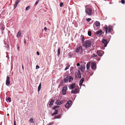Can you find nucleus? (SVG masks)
Segmentation results:
<instances>
[{
    "mask_svg": "<svg viewBox=\"0 0 125 125\" xmlns=\"http://www.w3.org/2000/svg\"><path fill=\"white\" fill-rule=\"evenodd\" d=\"M113 27L111 25H109L108 27H107V26L106 25L104 28V29L105 31V33L107 34V30L108 29V32L109 33L111 32L113 30Z\"/></svg>",
    "mask_w": 125,
    "mask_h": 125,
    "instance_id": "nucleus-1",
    "label": "nucleus"
},
{
    "mask_svg": "<svg viewBox=\"0 0 125 125\" xmlns=\"http://www.w3.org/2000/svg\"><path fill=\"white\" fill-rule=\"evenodd\" d=\"M83 46L85 48L90 47L91 45V43L90 40H88L85 41L83 43Z\"/></svg>",
    "mask_w": 125,
    "mask_h": 125,
    "instance_id": "nucleus-2",
    "label": "nucleus"
},
{
    "mask_svg": "<svg viewBox=\"0 0 125 125\" xmlns=\"http://www.w3.org/2000/svg\"><path fill=\"white\" fill-rule=\"evenodd\" d=\"M75 52L78 54H81L83 52L82 47L81 46L77 47L76 49Z\"/></svg>",
    "mask_w": 125,
    "mask_h": 125,
    "instance_id": "nucleus-3",
    "label": "nucleus"
},
{
    "mask_svg": "<svg viewBox=\"0 0 125 125\" xmlns=\"http://www.w3.org/2000/svg\"><path fill=\"white\" fill-rule=\"evenodd\" d=\"M85 11L86 14L89 16H91L93 13L92 9L89 8H87L86 9Z\"/></svg>",
    "mask_w": 125,
    "mask_h": 125,
    "instance_id": "nucleus-4",
    "label": "nucleus"
},
{
    "mask_svg": "<svg viewBox=\"0 0 125 125\" xmlns=\"http://www.w3.org/2000/svg\"><path fill=\"white\" fill-rule=\"evenodd\" d=\"M79 90V89L78 88H76L75 87L74 89H73L71 91V93L76 94L78 93Z\"/></svg>",
    "mask_w": 125,
    "mask_h": 125,
    "instance_id": "nucleus-5",
    "label": "nucleus"
},
{
    "mask_svg": "<svg viewBox=\"0 0 125 125\" xmlns=\"http://www.w3.org/2000/svg\"><path fill=\"white\" fill-rule=\"evenodd\" d=\"M96 63L95 62H91V66L92 70H95L96 69Z\"/></svg>",
    "mask_w": 125,
    "mask_h": 125,
    "instance_id": "nucleus-6",
    "label": "nucleus"
},
{
    "mask_svg": "<svg viewBox=\"0 0 125 125\" xmlns=\"http://www.w3.org/2000/svg\"><path fill=\"white\" fill-rule=\"evenodd\" d=\"M72 101L71 100H69L68 101L67 104L65 105V107L66 108H68L70 107L71 105Z\"/></svg>",
    "mask_w": 125,
    "mask_h": 125,
    "instance_id": "nucleus-7",
    "label": "nucleus"
},
{
    "mask_svg": "<svg viewBox=\"0 0 125 125\" xmlns=\"http://www.w3.org/2000/svg\"><path fill=\"white\" fill-rule=\"evenodd\" d=\"M81 73L79 70H78V72L75 74V78L78 77L79 78H81Z\"/></svg>",
    "mask_w": 125,
    "mask_h": 125,
    "instance_id": "nucleus-8",
    "label": "nucleus"
},
{
    "mask_svg": "<svg viewBox=\"0 0 125 125\" xmlns=\"http://www.w3.org/2000/svg\"><path fill=\"white\" fill-rule=\"evenodd\" d=\"M96 53L99 56H101L103 55L104 52L102 50L97 51L96 52Z\"/></svg>",
    "mask_w": 125,
    "mask_h": 125,
    "instance_id": "nucleus-9",
    "label": "nucleus"
},
{
    "mask_svg": "<svg viewBox=\"0 0 125 125\" xmlns=\"http://www.w3.org/2000/svg\"><path fill=\"white\" fill-rule=\"evenodd\" d=\"M102 42L104 44V46L105 47H106L108 43L107 40L105 39H103L102 40Z\"/></svg>",
    "mask_w": 125,
    "mask_h": 125,
    "instance_id": "nucleus-10",
    "label": "nucleus"
},
{
    "mask_svg": "<svg viewBox=\"0 0 125 125\" xmlns=\"http://www.w3.org/2000/svg\"><path fill=\"white\" fill-rule=\"evenodd\" d=\"M10 77L7 76V77L6 80V84L7 85H8L10 84Z\"/></svg>",
    "mask_w": 125,
    "mask_h": 125,
    "instance_id": "nucleus-11",
    "label": "nucleus"
},
{
    "mask_svg": "<svg viewBox=\"0 0 125 125\" xmlns=\"http://www.w3.org/2000/svg\"><path fill=\"white\" fill-rule=\"evenodd\" d=\"M67 87L66 86H64L62 89V92L63 94L64 95L66 94V91L67 89Z\"/></svg>",
    "mask_w": 125,
    "mask_h": 125,
    "instance_id": "nucleus-12",
    "label": "nucleus"
},
{
    "mask_svg": "<svg viewBox=\"0 0 125 125\" xmlns=\"http://www.w3.org/2000/svg\"><path fill=\"white\" fill-rule=\"evenodd\" d=\"M69 79V77L68 75H65L64 76V81L66 83L68 81V79Z\"/></svg>",
    "mask_w": 125,
    "mask_h": 125,
    "instance_id": "nucleus-13",
    "label": "nucleus"
},
{
    "mask_svg": "<svg viewBox=\"0 0 125 125\" xmlns=\"http://www.w3.org/2000/svg\"><path fill=\"white\" fill-rule=\"evenodd\" d=\"M54 102V99H52L51 100V101L49 102L50 103V104H49V106L50 107H51V106L53 105Z\"/></svg>",
    "mask_w": 125,
    "mask_h": 125,
    "instance_id": "nucleus-14",
    "label": "nucleus"
},
{
    "mask_svg": "<svg viewBox=\"0 0 125 125\" xmlns=\"http://www.w3.org/2000/svg\"><path fill=\"white\" fill-rule=\"evenodd\" d=\"M102 33V31L101 30H99L96 32V33L97 35H100Z\"/></svg>",
    "mask_w": 125,
    "mask_h": 125,
    "instance_id": "nucleus-15",
    "label": "nucleus"
},
{
    "mask_svg": "<svg viewBox=\"0 0 125 125\" xmlns=\"http://www.w3.org/2000/svg\"><path fill=\"white\" fill-rule=\"evenodd\" d=\"M34 119L33 118V117H31L30 118L29 120V122L31 123H33L34 122Z\"/></svg>",
    "mask_w": 125,
    "mask_h": 125,
    "instance_id": "nucleus-16",
    "label": "nucleus"
},
{
    "mask_svg": "<svg viewBox=\"0 0 125 125\" xmlns=\"http://www.w3.org/2000/svg\"><path fill=\"white\" fill-rule=\"evenodd\" d=\"M75 87V83H72L70 86V89H73V88Z\"/></svg>",
    "mask_w": 125,
    "mask_h": 125,
    "instance_id": "nucleus-17",
    "label": "nucleus"
},
{
    "mask_svg": "<svg viewBox=\"0 0 125 125\" xmlns=\"http://www.w3.org/2000/svg\"><path fill=\"white\" fill-rule=\"evenodd\" d=\"M62 103V101H60L59 100H57L56 102V103L57 105H60Z\"/></svg>",
    "mask_w": 125,
    "mask_h": 125,
    "instance_id": "nucleus-18",
    "label": "nucleus"
},
{
    "mask_svg": "<svg viewBox=\"0 0 125 125\" xmlns=\"http://www.w3.org/2000/svg\"><path fill=\"white\" fill-rule=\"evenodd\" d=\"M95 25L96 26H98L100 25V22L98 21H96L95 23Z\"/></svg>",
    "mask_w": 125,
    "mask_h": 125,
    "instance_id": "nucleus-19",
    "label": "nucleus"
},
{
    "mask_svg": "<svg viewBox=\"0 0 125 125\" xmlns=\"http://www.w3.org/2000/svg\"><path fill=\"white\" fill-rule=\"evenodd\" d=\"M21 32L20 31H19L17 33V37L18 38H19L21 36Z\"/></svg>",
    "mask_w": 125,
    "mask_h": 125,
    "instance_id": "nucleus-20",
    "label": "nucleus"
},
{
    "mask_svg": "<svg viewBox=\"0 0 125 125\" xmlns=\"http://www.w3.org/2000/svg\"><path fill=\"white\" fill-rule=\"evenodd\" d=\"M55 112H54L52 114V116H53V115H56L58 114V110H55Z\"/></svg>",
    "mask_w": 125,
    "mask_h": 125,
    "instance_id": "nucleus-21",
    "label": "nucleus"
},
{
    "mask_svg": "<svg viewBox=\"0 0 125 125\" xmlns=\"http://www.w3.org/2000/svg\"><path fill=\"white\" fill-rule=\"evenodd\" d=\"M73 54L71 52H69L68 54V56L69 58H71L73 55Z\"/></svg>",
    "mask_w": 125,
    "mask_h": 125,
    "instance_id": "nucleus-22",
    "label": "nucleus"
},
{
    "mask_svg": "<svg viewBox=\"0 0 125 125\" xmlns=\"http://www.w3.org/2000/svg\"><path fill=\"white\" fill-rule=\"evenodd\" d=\"M73 77L72 76H69V81L70 82L73 80Z\"/></svg>",
    "mask_w": 125,
    "mask_h": 125,
    "instance_id": "nucleus-23",
    "label": "nucleus"
},
{
    "mask_svg": "<svg viewBox=\"0 0 125 125\" xmlns=\"http://www.w3.org/2000/svg\"><path fill=\"white\" fill-rule=\"evenodd\" d=\"M90 64L89 63H87L86 64V68L87 69H88L90 67Z\"/></svg>",
    "mask_w": 125,
    "mask_h": 125,
    "instance_id": "nucleus-24",
    "label": "nucleus"
},
{
    "mask_svg": "<svg viewBox=\"0 0 125 125\" xmlns=\"http://www.w3.org/2000/svg\"><path fill=\"white\" fill-rule=\"evenodd\" d=\"M41 83H40L39 84V85L38 87V91L39 92L41 89Z\"/></svg>",
    "mask_w": 125,
    "mask_h": 125,
    "instance_id": "nucleus-25",
    "label": "nucleus"
},
{
    "mask_svg": "<svg viewBox=\"0 0 125 125\" xmlns=\"http://www.w3.org/2000/svg\"><path fill=\"white\" fill-rule=\"evenodd\" d=\"M81 70V71L82 72H83L84 71V68H83V66H81L80 68H79Z\"/></svg>",
    "mask_w": 125,
    "mask_h": 125,
    "instance_id": "nucleus-26",
    "label": "nucleus"
},
{
    "mask_svg": "<svg viewBox=\"0 0 125 125\" xmlns=\"http://www.w3.org/2000/svg\"><path fill=\"white\" fill-rule=\"evenodd\" d=\"M61 117V115H60L57 116H55L54 117L55 119L59 118Z\"/></svg>",
    "mask_w": 125,
    "mask_h": 125,
    "instance_id": "nucleus-27",
    "label": "nucleus"
},
{
    "mask_svg": "<svg viewBox=\"0 0 125 125\" xmlns=\"http://www.w3.org/2000/svg\"><path fill=\"white\" fill-rule=\"evenodd\" d=\"M82 37V43H83V42H84V37L83 36H81Z\"/></svg>",
    "mask_w": 125,
    "mask_h": 125,
    "instance_id": "nucleus-28",
    "label": "nucleus"
},
{
    "mask_svg": "<svg viewBox=\"0 0 125 125\" xmlns=\"http://www.w3.org/2000/svg\"><path fill=\"white\" fill-rule=\"evenodd\" d=\"M70 67V65H68V66H67L64 69V70L65 71L67 69H68Z\"/></svg>",
    "mask_w": 125,
    "mask_h": 125,
    "instance_id": "nucleus-29",
    "label": "nucleus"
},
{
    "mask_svg": "<svg viewBox=\"0 0 125 125\" xmlns=\"http://www.w3.org/2000/svg\"><path fill=\"white\" fill-rule=\"evenodd\" d=\"M6 99L9 102H10L11 101V98L10 97H8L7 99Z\"/></svg>",
    "mask_w": 125,
    "mask_h": 125,
    "instance_id": "nucleus-30",
    "label": "nucleus"
},
{
    "mask_svg": "<svg viewBox=\"0 0 125 125\" xmlns=\"http://www.w3.org/2000/svg\"><path fill=\"white\" fill-rule=\"evenodd\" d=\"M58 55H59L60 54V48H59L58 49Z\"/></svg>",
    "mask_w": 125,
    "mask_h": 125,
    "instance_id": "nucleus-31",
    "label": "nucleus"
},
{
    "mask_svg": "<svg viewBox=\"0 0 125 125\" xmlns=\"http://www.w3.org/2000/svg\"><path fill=\"white\" fill-rule=\"evenodd\" d=\"M84 81V79L83 78H82L81 80L80 81V82L81 83H83V82Z\"/></svg>",
    "mask_w": 125,
    "mask_h": 125,
    "instance_id": "nucleus-32",
    "label": "nucleus"
},
{
    "mask_svg": "<svg viewBox=\"0 0 125 125\" xmlns=\"http://www.w3.org/2000/svg\"><path fill=\"white\" fill-rule=\"evenodd\" d=\"M31 6H28L26 8V10H29Z\"/></svg>",
    "mask_w": 125,
    "mask_h": 125,
    "instance_id": "nucleus-33",
    "label": "nucleus"
},
{
    "mask_svg": "<svg viewBox=\"0 0 125 125\" xmlns=\"http://www.w3.org/2000/svg\"><path fill=\"white\" fill-rule=\"evenodd\" d=\"M97 56V55L95 54H93L92 55V57H96Z\"/></svg>",
    "mask_w": 125,
    "mask_h": 125,
    "instance_id": "nucleus-34",
    "label": "nucleus"
},
{
    "mask_svg": "<svg viewBox=\"0 0 125 125\" xmlns=\"http://www.w3.org/2000/svg\"><path fill=\"white\" fill-rule=\"evenodd\" d=\"M18 3L16 2L15 3V4L14 5V9H15L16 7H17V5H18Z\"/></svg>",
    "mask_w": 125,
    "mask_h": 125,
    "instance_id": "nucleus-35",
    "label": "nucleus"
},
{
    "mask_svg": "<svg viewBox=\"0 0 125 125\" xmlns=\"http://www.w3.org/2000/svg\"><path fill=\"white\" fill-rule=\"evenodd\" d=\"M88 35L89 36H91V31H89L88 32Z\"/></svg>",
    "mask_w": 125,
    "mask_h": 125,
    "instance_id": "nucleus-36",
    "label": "nucleus"
},
{
    "mask_svg": "<svg viewBox=\"0 0 125 125\" xmlns=\"http://www.w3.org/2000/svg\"><path fill=\"white\" fill-rule=\"evenodd\" d=\"M92 20L90 18H88V19H86V21L88 22H89L90 21H91Z\"/></svg>",
    "mask_w": 125,
    "mask_h": 125,
    "instance_id": "nucleus-37",
    "label": "nucleus"
},
{
    "mask_svg": "<svg viewBox=\"0 0 125 125\" xmlns=\"http://www.w3.org/2000/svg\"><path fill=\"white\" fill-rule=\"evenodd\" d=\"M58 107H59V106H55L53 107V110H55V109H56Z\"/></svg>",
    "mask_w": 125,
    "mask_h": 125,
    "instance_id": "nucleus-38",
    "label": "nucleus"
},
{
    "mask_svg": "<svg viewBox=\"0 0 125 125\" xmlns=\"http://www.w3.org/2000/svg\"><path fill=\"white\" fill-rule=\"evenodd\" d=\"M39 2V0H37L36 1V2L35 3V5H36L38 4V3Z\"/></svg>",
    "mask_w": 125,
    "mask_h": 125,
    "instance_id": "nucleus-39",
    "label": "nucleus"
},
{
    "mask_svg": "<svg viewBox=\"0 0 125 125\" xmlns=\"http://www.w3.org/2000/svg\"><path fill=\"white\" fill-rule=\"evenodd\" d=\"M121 2L123 4H124L125 3V1L124 0H121Z\"/></svg>",
    "mask_w": 125,
    "mask_h": 125,
    "instance_id": "nucleus-40",
    "label": "nucleus"
},
{
    "mask_svg": "<svg viewBox=\"0 0 125 125\" xmlns=\"http://www.w3.org/2000/svg\"><path fill=\"white\" fill-rule=\"evenodd\" d=\"M40 67L38 65H37L36 66V69H38Z\"/></svg>",
    "mask_w": 125,
    "mask_h": 125,
    "instance_id": "nucleus-41",
    "label": "nucleus"
},
{
    "mask_svg": "<svg viewBox=\"0 0 125 125\" xmlns=\"http://www.w3.org/2000/svg\"><path fill=\"white\" fill-rule=\"evenodd\" d=\"M21 0H17L16 2L18 3Z\"/></svg>",
    "mask_w": 125,
    "mask_h": 125,
    "instance_id": "nucleus-42",
    "label": "nucleus"
},
{
    "mask_svg": "<svg viewBox=\"0 0 125 125\" xmlns=\"http://www.w3.org/2000/svg\"><path fill=\"white\" fill-rule=\"evenodd\" d=\"M63 5V3L62 2L60 4V7H62Z\"/></svg>",
    "mask_w": 125,
    "mask_h": 125,
    "instance_id": "nucleus-43",
    "label": "nucleus"
},
{
    "mask_svg": "<svg viewBox=\"0 0 125 125\" xmlns=\"http://www.w3.org/2000/svg\"><path fill=\"white\" fill-rule=\"evenodd\" d=\"M53 123L52 122L50 123H49L47 125H52L53 124Z\"/></svg>",
    "mask_w": 125,
    "mask_h": 125,
    "instance_id": "nucleus-44",
    "label": "nucleus"
},
{
    "mask_svg": "<svg viewBox=\"0 0 125 125\" xmlns=\"http://www.w3.org/2000/svg\"><path fill=\"white\" fill-rule=\"evenodd\" d=\"M14 125H16V121L15 120L14 121Z\"/></svg>",
    "mask_w": 125,
    "mask_h": 125,
    "instance_id": "nucleus-45",
    "label": "nucleus"
},
{
    "mask_svg": "<svg viewBox=\"0 0 125 125\" xmlns=\"http://www.w3.org/2000/svg\"><path fill=\"white\" fill-rule=\"evenodd\" d=\"M37 54L38 55H39L40 54V53L38 52H37Z\"/></svg>",
    "mask_w": 125,
    "mask_h": 125,
    "instance_id": "nucleus-46",
    "label": "nucleus"
},
{
    "mask_svg": "<svg viewBox=\"0 0 125 125\" xmlns=\"http://www.w3.org/2000/svg\"><path fill=\"white\" fill-rule=\"evenodd\" d=\"M82 83H81L80 82V83H79V85H80V86H81L82 85Z\"/></svg>",
    "mask_w": 125,
    "mask_h": 125,
    "instance_id": "nucleus-47",
    "label": "nucleus"
},
{
    "mask_svg": "<svg viewBox=\"0 0 125 125\" xmlns=\"http://www.w3.org/2000/svg\"><path fill=\"white\" fill-rule=\"evenodd\" d=\"M44 30L45 31L47 30V28L46 27H45L44 28Z\"/></svg>",
    "mask_w": 125,
    "mask_h": 125,
    "instance_id": "nucleus-48",
    "label": "nucleus"
},
{
    "mask_svg": "<svg viewBox=\"0 0 125 125\" xmlns=\"http://www.w3.org/2000/svg\"><path fill=\"white\" fill-rule=\"evenodd\" d=\"M22 69H23V70L24 67H23V65H22Z\"/></svg>",
    "mask_w": 125,
    "mask_h": 125,
    "instance_id": "nucleus-49",
    "label": "nucleus"
},
{
    "mask_svg": "<svg viewBox=\"0 0 125 125\" xmlns=\"http://www.w3.org/2000/svg\"><path fill=\"white\" fill-rule=\"evenodd\" d=\"M80 65V64L79 63H78L77 64V66H79Z\"/></svg>",
    "mask_w": 125,
    "mask_h": 125,
    "instance_id": "nucleus-50",
    "label": "nucleus"
},
{
    "mask_svg": "<svg viewBox=\"0 0 125 125\" xmlns=\"http://www.w3.org/2000/svg\"><path fill=\"white\" fill-rule=\"evenodd\" d=\"M24 42L25 44L26 43V40L25 39H24Z\"/></svg>",
    "mask_w": 125,
    "mask_h": 125,
    "instance_id": "nucleus-51",
    "label": "nucleus"
},
{
    "mask_svg": "<svg viewBox=\"0 0 125 125\" xmlns=\"http://www.w3.org/2000/svg\"><path fill=\"white\" fill-rule=\"evenodd\" d=\"M19 47H18V49H19Z\"/></svg>",
    "mask_w": 125,
    "mask_h": 125,
    "instance_id": "nucleus-52",
    "label": "nucleus"
},
{
    "mask_svg": "<svg viewBox=\"0 0 125 125\" xmlns=\"http://www.w3.org/2000/svg\"><path fill=\"white\" fill-rule=\"evenodd\" d=\"M9 115V114H8L7 115V116H8Z\"/></svg>",
    "mask_w": 125,
    "mask_h": 125,
    "instance_id": "nucleus-53",
    "label": "nucleus"
}]
</instances>
